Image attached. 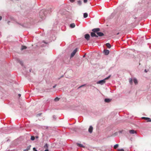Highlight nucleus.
Instances as JSON below:
<instances>
[{"instance_id": "obj_1", "label": "nucleus", "mask_w": 151, "mask_h": 151, "mask_svg": "<svg viewBox=\"0 0 151 151\" xmlns=\"http://www.w3.org/2000/svg\"><path fill=\"white\" fill-rule=\"evenodd\" d=\"M100 31V29L99 28L93 29L92 30L93 32H91V36L93 37H98L99 36L101 37L104 36V34L103 33L99 32Z\"/></svg>"}, {"instance_id": "obj_2", "label": "nucleus", "mask_w": 151, "mask_h": 151, "mask_svg": "<svg viewBox=\"0 0 151 151\" xmlns=\"http://www.w3.org/2000/svg\"><path fill=\"white\" fill-rule=\"evenodd\" d=\"M44 12L45 11L44 10H41L40 12L39 16L41 19H43L45 17Z\"/></svg>"}, {"instance_id": "obj_3", "label": "nucleus", "mask_w": 151, "mask_h": 151, "mask_svg": "<svg viewBox=\"0 0 151 151\" xmlns=\"http://www.w3.org/2000/svg\"><path fill=\"white\" fill-rule=\"evenodd\" d=\"M106 82L105 81V79H104L103 80H101L97 82V84H100L101 85H102L104 83Z\"/></svg>"}, {"instance_id": "obj_4", "label": "nucleus", "mask_w": 151, "mask_h": 151, "mask_svg": "<svg viewBox=\"0 0 151 151\" xmlns=\"http://www.w3.org/2000/svg\"><path fill=\"white\" fill-rule=\"evenodd\" d=\"M142 118L143 119L147 120V122H151V119H150V118H149L143 117H142Z\"/></svg>"}, {"instance_id": "obj_5", "label": "nucleus", "mask_w": 151, "mask_h": 151, "mask_svg": "<svg viewBox=\"0 0 151 151\" xmlns=\"http://www.w3.org/2000/svg\"><path fill=\"white\" fill-rule=\"evenodd\" d=\"M85 38L87 40H89L90 39V36L88 34H86L85 35Z\"/></svg>"}, {"instance_id": "obj_6", "label": "nucleus", "mask_w": 151, "mask_h": 151, "mask_svg": "<svg viewBox=\"0 0 151 151\" xmlns=\"http://www.w3.org/2000/svg\"><path fill=\"white\" fill-rule=\"evenodd\" d=\"M93 130V128L92 126H90L88 129V132L90 133H91L92 132Z\"/></svg>"}, {"instance_id": "obj_7", "label": "nucleus", "mask_w": 151, "mask_h": 151, "mask_svg": "<svg viewBox=\"0 0 151 151\" xmlns=\"http://www.w3.org/2000/svg\"><path fill=\"white\" fill-rule=\"evenodd\" d=\"M104 52L105 55H107L109 53V51L107 50H104Z\"/></svg>"}, {"instance_id": "obj_8", "label": "nucleus", "mask_w": 151, "mask_h": 151, "mask_svg": "<svg viewBox=\"0 0 151 151\" xmlns=\"http://www.w3.org/2000/svg\"><path fill=\"white\" fill-rule=\"evenodd\" d=\"M129 133L131 134H134L136 133V131L134 130H131L129 131Z\"/></svg>"}, {"instance_id": "obj_9", "label": "nucleus", "mask_w": 151, "mask_h": 151, "mask_svg": "<svg viewBox=\"0 0 151 151\" xmlns=\"http://www.w3.org/2000/svg\"><path fill=\"white\" fill-rule=\"evenodd\" d=\"M31 147V145H29V146H28V147H27V148L26 149L24 150L23 151H28L30 149Z\"/></svg>"}, {"instance_id": "obj_10", "label": "nucleus", "mask_w": 151, "mask_h": 151, "mask_svg": "<svg viewBox=\"0 0 151 151\" xmlns=\"http://www.w3.org/2000/svg\"><path fill=\"white\" fill-rule=\"evenodd\" d=\"M111 100L109 99H105L104 101L106 102L109 103L111 101Z\"/></svg>"}, {"instance_id": "obj_11", "label": "nucleus", "mask_w": 151, "mask_h": 151, "mask_svg": "<svg viewBox=\"0 0 151 151\" xmlns=\"http://www.w3.org/2000/svg\"><path fill=\"white\" fill-rule=\"evenodd\" d=\"M75 26V25L74 23L71 24L70 25V27L71 28H74Z\"/></svg>"}, {"instance_id": "obj_12", "label": "nucleus", "mask_w": 151, "mask_h": 151, "mask_svg": "<svg viewBox=\"0 0 151 151\" xmlns=\"http://www.w3.org/2000/svg\"><path fill=\"white\" fill-rule=\"evenodd\" d=\"M27 48V47L24 46L22 45V46L21 48V50H22L24 49H26Z\"/></svg>"}, {"instance_id": "obj_13", "label": "nucleus", "mask_w": 151, "mask_h": 151, "mask_svg": "<svg viewBox=\"0 0 151 151\" xmlns=\"http://www.w3.org/2000/svg\"><path fill=\"white\" fill-rule=\"evenodd\" d=\"M106 45L107 47L109 48H110L111 47V45L109 43H107L106 44Z\"/></svg>"}, {"instance_id": "obj_14", "label": "nucleus", "mask_w": 151, "mask_h": 151, "mask_svg": "<svg viewBox=\"0 0 151 151\" xmlns=\"http://www.w3.org/2000/svg\"><path fill=\"white\" fill-rule=\"evenodd\" d=\"M88 16V14L86 13H85L83 14V17L84 18H86Z\"/></svg>"}, {"instance_id": "obj_15", "label": "nucleus", "mask_w": 151, "mask_h": 151, "mask_svg": "<svg viewBox=\"0 0 151 151\" xmlns=\"http://www.w3.org/2000/svg\"><path fill=\"white\" fill-rule=\"evenodd\" d=\"M35 137L33 136H31V137L30 139L31 140L33 141L35 140Z\"/></svg>"}, {"instance_id": "obj_16", "label": "nucleus", "mask_w": 151, "mask_h": 151, "mask_svg": "<svg viewBox=\"0 0 151 151\" xmlns=\"http://www.w3.org/2000/svg\"><path fill=\"white\" fill-rule=\"evenodd\" d=\"M133 81L134 83L136 84L137 83V81L136 79H133Z\"/></svg>"}, {"instance_id": "obj_17", "label": "nucleus", "mask_w": 151, "mask_h": 151, "mask_svg": "<svg viewBox=\"0 0 151 151\" xmlns=\"http://www.w3.org/2000/svg\"><path fill=\"white\" fill-rule=\"evenodd\" d=\"M77 4L79 5H81L82 4V2L81 1H78L77 2Z\"/></svg>"}, {"instance_id": "obj_18", "label": "nucleus", "mask_w": 151, "mask_h": 151, "mask_svg": "<svg viewBox=\"0 0 151 151\" xmlns=\"http://www.w3.org/2000/svg\"><path fill=\"white\" fill-rule=\"evenodd\" d=\"M77 145L78 146H79L80 147H84L83 146V145L81 144H79L78 143V144H77Z\"/></svg>"}, {"instance_id": "obj_19", "label": "nucleus", "mask_w": 151, "mask_h": 151, "mask_svg": "<svg viewBox=\"0 0 151 151\" xmlns=\"http://www.w3.org/2000/svg\"><path fill=\"white\" fill-rule=\"evenodd\" d=\"M118 146H119V145L118 144H116L114 146V148L115 149H116L118 147Z\"/></svg>"}, {"instance_id": "obj_20", "label": "nucleus", "mask_w": 151, "mask_h": 151, "mask_svg": "<svg viewBox=\"0 0 151 151\" xmlns=\"http://www.w3.org/2000/svg\"><path fill=\"white\" fill-rule=\"evenodd\" d=\"M59 98L58 97H56L54 99V100L55 101H58L59 100Z\"/></svg>"}, {"instance_id": "obj_21", "label": "nucleus", "mask_w": 151, "mask_h": 151, "mask_svg": "<svg viewBox=\"0 0 151 151\" xmlns=\"http://www.w3.org/2000/svg\"><path fill=\"white\" fill-rule=\"evenodd\" d=\"M75 53H74L72 52V53L71 54L70 57L72 58V57H73V56L75 55Z\"/></svg>"}, {"instance_id": "obj_22", "label": "nucleus", "mask_w": 151, "mask_h": 151, "mask_svg": "<svg viewBox=\"0 0 151 151\" xmlns=\"http://www.w3.org/2000/svg\"><path fill=\"white\" fill-rule=\"evenodd\" d=\"M77 51V48H76L73 52L75 54L76 53V52Z\"/></svg>"}, {"instance_id": "obj_23", "label": "nucleus", "mask_w": 151, "mask_h": 151, "mask_svg": "<svg viewBox=\"0 0 151 151\" xmlns=\"http://www.w3.org/2000/svg\"><path fill=\"white\" fill-rule=\"evenodd\" d=\"M48 147V146L47 144H46L44 146V147L45 148H47Z\"/></svg>"}, {"instance_id": "obj_24", "label": "nucleus", "mask_w": 151, "mask_h": 151, "mask_svg": "<svg viewBox=\"0 0 151 151\" xmlns=\"http://www.w3.org/2000/svg\"><path fill=\"white\" fill-rule=\"evenodd\" d=\"M132 79H130L129 80V82L130 83H132Z\"/></svg>"}, {"instance_id": "obj_25", "label": "nucleus", "mask_w": 151, "mask_h": 151, "mask_svg": "<svg viewBox=\"0 0 151 151\" xmlns=\"http://www.w3.org/2000/svg\"><path fill=\"white\" fill-rule=\"evenodd\" d=\"M110 77V76H108V77L106 78L105 79H105V80H107V79H108Z\"/></svg>"}, {"instance_id": "obj_26", "label": "nucleus", "mask_w": 151, "mask_h": 151, "mask_svg": "<svg viewBox=\"0 0 151 151\" xmlns=\"http://www.w3.org/2000/svg\"><path fill=\"white\" fill-rule=\"evenodd\" d=\"M110 77V76H108V77L106 78L105 79H105V80H107V79H108Z\"/></svg>"}, {"instance_id": "obj_27", "label": "nucleus", "mask_w": 151, "mask_h": 151, "mask_svg": "<svg viewBox=\"0 0 151 151\" xmlns=\"http://www.w3.org/2000/svg\"><path fill=\"white\" fill-rule=\"evenodd\" d=\"M118 151H124V150L123 149H119Z\"/></svg>"}, {"instance_id": "obj_28", "label": "nucleus", "mask_w": 151, "mask_h": 151, "mask_svg": "<svg viewBox=\"0 0 151 151\" xmlns=\"http://www.w3.org/2000/svg\"><path fill=\"white\" fill-rule=\"evenodd\" d=\"M87 0H83V1L84 3H86L87 2Z\"/></svg>"}, {"instance_id": "obj_29", "label": "nucleus", "mask_w": 151, "mask_h": 151, "mask_svg": "<svg viewBox=\"0 0 151 151\" xmlns=\"http://www.w3.org/2000/svg\"><path fill=\"white\" fill-rule=\"evenodd\" d=\"M70 1L71 2H73L75 0H70Z\"/></svg>"}, {"instance_id": "obj_30", "label": "nucleus", "mask_w": 151, "mask_h": 151, "mask_svg": "<svg viewBox=\"0 0 151 151\" xmlns=\"http://www.w3.org/2000/svg\"><path fill=\"white\" fill-rule=\"evenodd\" d=\"M20 64L21 65H23V63H22V62H20Z\"/></svg>"}, {"instance_id": "obj_31", "label": "nucleus", "mask_w": 151, "mask_h": 151, "mask_svg": "<svg viewBox=\"0 0 151 151\" xmlns=\"http://www.w3.org/2000/svg\"><path fill=\"white\" fill-rule=\"evenodd\" d=\"M56 85H55V86H53V88H55L56 87Z\"/></svg>"}, {"instance_id": "obj_32", "label": "nucleus", "mask_w": 151, "mask_h": 151, "mask_svg": "<svg viewBox=\"0 0 151 151\" xmlns=\"http://www.w3.org/2000/svg\"><path fill=\"white\" fill-rule=\"evenodd\" d=\"M35 137V138L37 139L39 137L38 136H36Z\"/></svg>"}, {"instance_id": "obj_33", "label": "nucleus", "mask_w": 151, "mask_h": 151, "mask_svg": "<svg viewBox=\"0 0 151 151\" xmlns=\"http://www.w3.org/2000/svg\"><path fill=\"white\" fill-rule=\"evenodd\" d=\"M18 96H19V97H20L21 96V94H18Z\"/></svg>"}, {"instance_id": "obj_34", "label": "nucleus", "mask_w": 151, "mask_h": 151, "mask_svg": "<svg viewBox=\"0 0 151 151\" xmlns=\"http://www.w3.org/2000/svg\"><path fill=\"white\" fill-rule=\"evenodd\" d=\"M2 19V17L0 16V20H1Z\"/></svg>"}, {"instance_id": "obj_35", "label": "nucleus", "mask_w": 151, "mask_h": 151, "mask_svg": "<svg viewBox=\"0 0 151 151\" xmlns=\"http://www.w3.org/2000/svg\"><path fill=\"white\" fill-rule=\"evenodd\" d=\"M44 151H49V150L48 149H47L46 150H45Z\"/></svg>"}, {"instance_id": "obj_36", "label": "nucleus", "mask_w": 151, "mask_h": 151, "mask_svg": "<svg viewBox=\"0 0 151 151\" xmlns=\"http://www.w3.org/2000/svg\"><path fill=\"white\" fill-rule=\"evenodd\" d=\"M33 150H35H35H36L35 149V147L33 148Z\"/></svg>"}, {"instance_id": "obj_37", "label": "nucleus", "mask_w": 151, "mask_h": 151, "mask_svg": "<svg viewBox=\"0 0 151 151\" xmlns=\"http://www.w3.org/2000/svg\"><path fill=\"white\" fill-rule=\"evenodd\" d=\"M145 72H147V71L146 70H145Z\"/></svg>"}, {"instance_id": "obj_38", "label": "nucleus", "mask_w": 151, "mask_h": 151, "mask_svg": "<svg viewBox=\"0 0 151 151\" xmlns=\"http://www.w3.org/2000/svg\"><path fill=\"white\" fill-rule=\"evenodd\" d=\"M84 86V85H83V86H80V87H79V88H80V87H82V86Z\"/></svg>"}, {"instance_id": "obj_39", "label": "nucleus", "mask_w": 151, "mask_h": 151, "mask_svg": "<svg viewBox=\"0 0 151 151\" xmlns=\"http://www.w3.org/2000/svg\"><path fill=\"white\" fill-rule=\"evenodd\" d=\"M119 34V33H117V35H118Z\"/></svg>"}, {"instance_id": "obj_40", "label": "nucleus", "mask_w": 151, "mask_h": 151, "mask_svg": "<svg viewBox=\"0 0 151 151\" xmlns=\"http://www.w3.org/2000/svg\"><path fill=\"white\" fill-rule=\"evenodd\" d=\"M85 57V55H84V56H83V57Z\"/></svg>"}, {"instance_id": "obj_41", "label": "nucleus", "mask_w": 151, "mask_h": 151, "mask_svg": "<svg viewBox=\"0 0 151 151\" xmlns=\"http://www.w3.org/2000/svg\"><path fill=\"white\" fill-rule=\"evenodd\" d=\"M44 42V43H46L45 42Z\"/></svg>"}]
</instances>
